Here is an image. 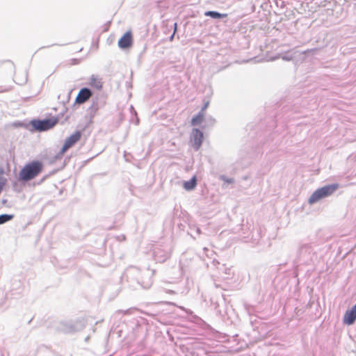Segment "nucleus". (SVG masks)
I'll return each mask as SVG.
<instances>
[{"mask_svg": "<svg viewBox=\"0 0 356 356\" xmlns=\"http://www.w3.org/2000/svg\"><path fill=\"white\" fill-rule=\"evenodd\" d=\"M153 275L154 271L149 269H145L143 271H141L140 268L134 266L127 268L125 272V276L129 282H131L136 280L138 285L145 289L150 288L152 286V277Z\"/></svg>", "mask_w": 356, "mask_h": 356, "instance_id": "nucleus-1", "label": "nucleus"}, {"mask_svg": "<svg viewBox=\"0 0 356 356\" xmlns=\"http://www.w3.org/2000/svg\"><path fill=\"white\" fill-rule=\"evenodd\" d=\"M42 163L39 161H33L28 163L19 171V180L22 182L29 181L42 172Z\"/></svg>", "mask_w": 356, "mask_h": 356, "instance_id": "nucleus-2", "label": "nucleus"}, {"mask_svg": "<svg viewBox=\"0 0 356 356\" xmlns=\"http://www.w3.org/2000/svg\"><path fill=\"white\" fill-rule=\"evenodd\" d=\"M317 259V254L312 243H302L298 250V259L300 263L311 264Z\"/></svg>", "mask_w": 356, "mask_h": 356, "instance_id": "nucleus-3", "label": "nucleus"}, {"mask_svg": "<svg viewBox=\"0 0 356 356\" xmlns=\"http://www.w3.org/2000/svg\"><path fill=\"white\" fill-rule=\"evenodd\" d=\"M339 188L338 184L325 185L316 189L309 197V203L313 204L318 201L332 195Z\"/></svg>", "mask_w": 356, "mask_h": 356, "instance_id": "nucleus-4", "label": "nucleus"}, {"mask_svg": "<svg viewBox=\"0 0 356 356\" xmlns=\"http://www.w3.org/2000/svg\"><path fill=\"white\" fill-rule=\"evenodd\" d=\"M86 325L84 318H79L74 321L60 322L58 329L63 332L70 333L82 330Z\"/></svg>", "mask_w": 356, "mask_h": 356, "instance_id": "nucleus-5", "label": "nucleus"}, {"mask_svg": "<svg viewBox=\"0 0 356 356\" xmlns=\"http://www.w3.org/2000/svg\"><path fill=\"white\" fill-rule=\"evenodd\" d=\"M58 122V118H46L43 120L33 119L30 124L35 131H45L52 129Z\"/></svg>", "mask_w": 356, "mask_h": 356, "instance_id": "nucleus-6", "label": "nucleus"}, {"mask_svg": "<svg viewBox=\"0 0 356 356\" xmlns=\"http://www.w3.org/2000/svg\"><path fill=\"white\" fill-rule=\"evenodd\" d=\"M153 256L156 262H165L170 256V246L167 244L156 245L153 249Z\"/></svg>", "mask_w": 356, "mask_h": 356, "instance_id": "nucleus-7", "label": "nucleus"}, {"mask_svg": "<svg viewBox=\"0 0 356 356\" xmlns=\"http://www.w3.org/2000/svg\"><path fill=\"white\" fill-rule=\"evenodd\" d=\"M81 137V132L80 131H75L70 136L67 137L65 143L60 149V152L54 156V161L60 160L63 158L64 153L73 147L80 139Z\"/></svg>", "mask_w": 356, "mask_h": 356, "instance_id": "nucleus-8", "label": "nucleus"}, {"mask_svg": "<svg viewBox=\"0 0 356 356\" xmlns=\"http://www.w3.org/2000/svg\"><path fill=\"white\" fill-rule=\"evenodd\" d=\"M106 99V96L102 93H98L92 97V104L88 108V112L91 116H94L99 109L104 106Z\"/></svg>", "mask_w": 356, "mask_h": 356, "instance_id": "nucleus-9", "label": "nucleus"}, {"mask_svg": "<svg viewBox=\"0 0 356 356\" xmlns=\"http://www.w3.org/2000/svg\"><path fill=\"white\" fill-rule=\"evenodd\" d=\"M91 97H92V90L85 87L79 90L75 102L79 104H81L87 102Z\"/></svg>", "mask_w": 356, "mask_h": 356, "instance_id": "nucleus-10", "label": "nucleus"}, {"mask_svg": "<svg viewBox=\"0 0 356 356\" xmlns=\"http://www.w3.org/2000/svg\"><path fill=\"white\" fill-rule=\"evenodd\" d=\"M193 138H192V146L195 149V150H198L202 143L203 140V133L198 129H193Z\"/></svg>", "mask_w": 356, "mask_h": 356, "instance_id": "nucleus-11", "label": "nucleus"}, {"mask_svg": "<svg viewBox=\"0 0 356 356\" xmlns=\"http://www.w3.org/2000/svg\"><path fill=\"white\" fill-rule=\"evenodd\" d=\"M132 45V34L131 31L125 33L118 40V46L121 49H127Z\"/></svg>", "mask_w": 356, "mask_h": 356, "instance_id": "nucleus-12", "label": "nucleus"}, {"mask_svg": "<svg viewBox=\"0 0 356 356\" xmlns=\"http://www.w3.org/2000/svg\"><path fill=\"white\" fill-rule=\"evenodd\" d=\"M356 320V310L351 308L350 310L346 312L343 316V323L350 325L355 323Z\"/></svg>", "mask_w": 356, "mask_h": 356, "instance_id": "nucleus-13", "label": "nucleus"}, {"mask_svg": "<svg viewBox=\"0 0 356 356\" xmlns=\"http://www.w3.org/2000/svg\"><path fill=\"white\" fill-rule=\"evenodd\" d=\"M89 84L97 90H101L102 88V82L101 79L98 78L94 74L90 76Z\"/></svg>", "mask_w": 356, "mask_h": 356, "instance_id": "nucleus-14", "label": "nucleus"}, {"mask_svg": "<svg viewBox=\"0 0 356 356\" xmlns=\"http://www.w3.org/2000/svg\"><path fill=\"white\" fill-rule=\"evenodd\" d=\"M197 186V178L193 176L190 180L184 181V188L186 191H192Z\"/></svg>", "mask_w": 356, "mask_h": 356, "instance_id": "nucleus-15", "label": "nucleus"}, {"mask_svg": "<svg viewBox=\"0 0 356 356\" xmlns=\"http://www.w3.org/2000/svg\"><path fill=\"white\" fill-rule=\"evenodd\" d=\"M204 15L207 17H210L213 19H222L227 17V14H222L214 10H209L204 13Z\"/></svg>", "mask_w": 356, "mask_h": 356, "instance_id": "nucleus-16", "label": "nucleus"}, {"mask_svg": "<svg viewBox=\"0 0 356 356\" xmlns=\"http://www.w3.org/2000/svg\"><path fill=\"white\" fill-rule=\"evenodd\" d=\"M204 113H202V111H200L197 115L194 116L191 120V125L192 126H198L200 125L204 119Z\"/></svg>", "mask_w": 356, "mask_h": 356, "instance_id": "nucleus-17", "label": "nucleus"}, {"mask_svg": "<svg viewBox=\"0 0 356 356\" xmlns=\"http://www.w3.org/2000/svg\"><path fill=\"white\" fill-rule=\"evenodd\" d=\"M262 238L261 235V228H257L256 229H254L252 236L250 238V241L255 244L259 243V241Z\"/></svg>", "mask_w": 356, "mask_h": 356, "instance_id": "nucleus-18", "label": "nucleus"}, {"mask_svg": "<svg viewBox=\"0 0 356 356\" xmlns=\"http://www.w3.org/2000/svg\"><path fill=\"white\" fill-rule=\"evenodd\" d=\"M188 234H190L193 238H195L196 235H199L201 234V230L200 227L195 226V225H190L189 229L188 231Z\"/></svg>", "mask_w": 356, "mask_h": 356, "instance_id": "nucleus-19", "label": "nucleus"}, {"mask_svg": "<svg viewBox=\"0 0 356 356\" xmlns=\"http://www.w3.org/2000/svg\"><path fill=\"white\" fill-rule=\"evenodd\" d=\"M14 218L13 214H1L0 215V225H3Z\"/></svg>", "mask_w": 356, "mask_h": 356, "instance_id": "nucleus-20", "label": "nucleus"}, {"mask_svg": "<svg viewBox=\"0 0 356 356\" xmlns=\"http://www.w3.org/2000/svg\"><path fill=\"white\" fill-rule=\"evenodd\" d=\"M135 310H136L135 308H130V309H126V310H118V312L123 314L124 315H130V314H133V312Z\"/></svg>", "mask_w": 356, "mask_h": 356, "instance_id": "nucleus-21", "label": "nucleus"}, {"mask_svg": "<svg viewBox=\"0 0 356 356\" xmlns=\"http://www.w3.org/2000/svg\"><path fill=\"white\" fill-rule=\"evenodd\" d=\"M220 179L222 180L223 181L227 183V184H232V183L234 182V179H232V178H227L225 175H222L220 177Z\"/></svg>", "mask_w": 356, "mask_h": 356, "instance_id": "nucleus-22", "label": "nucleus"}, {"mask_svg": "<svg viewBox=\"0 0 356 356\" xmlns=\"http://www.w3.org/2000/svg\"><path fill=\"white\" fill-rule=\"evenodd\" d=\"M282 58L284 60H291L293 59V56L290 52H286L284 55L282 56Z\"/></svg>", "mask_w": 356, "mask_h": 356, "instance_id": "nucleus-23", "label": "nucleus"}, {"mask_svg": "<svg viewBox=\"0 0 356 356\" xmlns=\"http://www.w3.org/2000/svg\"><path fill=\"white\" fill-rule=\"evenodd\" d=\"M319 50H320V48L309 49L305 51L304 53L305 54H307V53L315 54L317 51H319Z\"/></svg>", "mask_w": 356, "mask_h": 356, "instance_id": "nucleus-24", "label": "nucleus"}, {"mask_svg": "<svg viewBox=\"0 0 356 356\" xmlns=\"http://www.w3.org/2000/svg\"><path fill=\"white\" fill-rule=\"evenodd\" d=\"M209 105V101L205 102L204 103V105H203V106L202 107V109H201V111H202V113H204V111L207 108Z\"/></svg>", "mask_w": 356, "mask_h": 356, "instance_id": "nucleus-25", "label": "nucleus"}, {"mask_svg": "<svg viewBox=\"0 0 356 356\" xmlns=\"http://www.w3.org/2000/svg\"><path fill=\"white\" fill-rule=\"evenodd\" d=\"M280 57V54H278L277 56H276L275 57H271V58H267L266 60H268V61L275 60V59L279 58Z\"/></svg>", "mask_w": 356, "mask_h": 356, "instance_id": "nucleus-26", "label": "nucleus"}, {"mask_svg": "<svg viewBox=\"0 0 356 356\" xmlns=\"http://www.w3.org/2000/svg\"><path fill=\"white\" fill-rule=\"evenodd\" d=\"M179 308H180L181 309H182V310L185 311L188 314H191L193 313V312H192V311H191V310H188V309H185V308H184V307H179Z\"/></svg>", "mask_w": 356, "mask_h": 356, "instance_id": "nucleus-27", "label": "nucleus"}, {"mask_svg": "<svg viewBox=\"0 0 356 356\" xmlns=\"http://www.w3.org/2000/svg\"><path fill=\"white\" fill-rule=\"evenodd\" d=\"M225 274H228L229 275L230 274V271H231V269L230 268H225Z\"/></svg>", "mask_w": 356, "mask_h": 356, "instance_id": "nucleus-28", "label": "nucleus"}, {"mask_svg": "<svg viewBox=\"0 0 356 356\" xmlns=\"http://www.w3.org/2000/svg\"><path fill=\"white\" fill-rule=\"evenodd\" d=\"M177 24L175 22V23H174V33H175V32L177 31Z\"/></svg>", "mask_w": 356, "mask_h": 356, "instance_id": "nucleus-29", "label": "nucleus"}, {"mask_svg": "<svg viewBox=\"0 0 356 356\" xmlns=\"http://www.w3.org/2000/svg\"><path fill=\"white\" fill-rule=\"evenodd\" d=\"M212 263H213V264L214 266H216L217 264H219V262L217 260H216V259H213Z\"/></svg>", "mask_w": 356, "mask_h": 356, "instance_id": "nucleus-30", "label": "nucleus"}, {"mask_svg": "<svg viewBox=\"0 0 356 356\" xmlns=\"http://www.w3.org/2000/svg\"><path fill=\"white\" fill-rule=\"evenodd\" d=\"M175 33H173L171 35V36L170 37V41H172V40H173L174 36H175Z\"/></svg>", "mask_w": 356, "mask_h": 356, "instance_id": "nucleus-31", "label": "nucleus"}, {"mask_svg": "<svg viewBox=\"0 0 356 356\" xmlns=\"http://www.w3.org/2000/svg\"><path fill=\"white\" fill-rule=\"evenodd\" d=\"M165 303H166L167 305H175V303H173V302H165Z\"/></svg>", "mask_w": 356, "mask_h": 356, "instance_id": "nucleus-32", "label": "nucleus"}, {"mask_svg": "<svg viewBox=\"0 0 356 356\" xmlns=\"http://www.w3.org/2000/svg\"><path fill=\"white\" fill-rule=\"evenodd\" d=\"M167 292L170 293H175L174 291H172V290H169Z\"/></svg>", "mask_w": 356, "mask_h": 356, "instance_id": "nucleus-33", "label": "nucleus"}, {"mask_svg": "<svg viewBox=\"0 0 356 356\" xmlns=\"http://www.w3.org/2000/svg\"><path fill=\"white\" fill-rule=\"evenodd\" d=\"M209 121H211V122H212V123H213L214 120H213V119H212V118H211L209 119Z\"/></svg>", "mask_w": 356, "mask_h": 356, "instance_id": "nucleus-34", "label": "nucleus"}, {"mask_svg": "<svg viewBox=\"0 0 356 356\" xmlns=\"http://www.w3.org/2000/svg\"><path fill=\"white\" fill-rule=\"evenodd\" d=\"M47 176L42 178V181H43L46 179Z\"/></svg>", "mask_w": 356, "mask_h": 356, "instance_id": "nucleus-35", "label": "nucleus"}, {"mask_svg": "<svg viewBox=\"0 0 356 356\" xmlns=\"http://www.w3.org/2000/svg\"><path fill=\"white\" fill-rule=\"evenodd\" d=\"M2 202H3V204L6 203V200H3L2 201Z\"/></svg>", "mask_w": 356, "mask_h": 356, "instance_id": "nucleus-36", "label": "nucleus"}, {"mask_svg": "<svg viewBox=\"0 0 356 356\" xmlns=\"http://www.w3.org/2000/svg\"><path fill=\"white\" fill-rule=\"evenodd\" d=\"M4 91H5V90H1V89H0V92H4Z\"/></svg>", "mask_w": 356, "mask_h": 356, "instance_id": "nucleus-37", "label": "nucleus"}, {"mask_svg": "<svg viewBox=\"0 0 356 356\" xmlns=\"http://www.w3.org/2000/svg\"><path fill=\"white\" fill-rule=\"evenodd\" d=\"M208 250V249H207V248H204V251H206V250Z\"/></svg>", "mask_w": 356, "mask_h": 356, "instance_id": "nucleus-38", "label": "nucleus"}]
</instances>
